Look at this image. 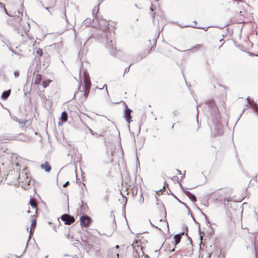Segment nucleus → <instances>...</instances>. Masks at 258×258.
<instances>
[{"mask_svg": "<svg viewBox=\"0 0 258 258\" xmlns=\"http://www.w3.org/2000/svg\"><path fill=\"white\" fill-rule=\"evenodd\" d=\"M29 205L31 208H29L28 213H31L30 225V226H27V231L30 233V236L36 228V221L35 215L37 212L38 206L36 201L32 198L30 199Z\"/></svg>", "mask_w": 258, "mask_h": 258, "instance_id": "obj_1", "label": "nucleus"}, {"mask_svg": "<svg viewBox=\"0 0 258 258\" xmlns=\"http://www.w3.org/2000/svg\"><path fill=\"white\" fill-rule=\"evenodd\" d=\"M143 239L138 238L132 244L134 249L133 253L135 258H140L144 254L143 248L145 243L143 242Z\"/></svg>", "mask_w": 258, "mask_h": 258, "instance_id": "obj_2", "label": "nucleus"}, {"mask_svg": "<svg viewBox=\"0 0 258 258\" xmlns=\"http://www.w3.org/2000/svg\"><path fill=\"white\" fill-rule=\"evenodd\" d=\"M83 83V96L85 99H87L90 91L92 84L90 76L86 72L84 73Z\"/></svg>", "mask_w": 258, "mask_h": 258, "instance_id": "obj_3", "label": "nucleus"}, {"mask_svg": "<svg viewBox=\"0 0 258 258\" xmlns=\"http://www.w3.org/2000/svg\"><path fill=\"white\" fill-rule=\"evenodd\" d=\"M26 170V168L25 167L19 176V182L21 187L24 188H27L31 182V178L27 175Z\"/></svg>", "mask_w": 258, "mask_h": 258, "instance_id": "obj_4", "label": "nucleus"}, {"mask_svg": "<svg viewBox=\"0 0 258 258\" xmlns=\"http://www.w3.org/2000/svg\"><path fill=\"white\" fill-rule=\"evenodd\" d=\"M83 241L86 243L84 244V247L88 251L91 250L95 245H98L97 238L92 235H90L86 240H84Z\"/></svg>", "mask_w": 258, "mask_h": 258, "instance_id": "obj_5", "label": "nucleus"}, {"mask_svg": "<svg viewBox=\"0 0 258 258\" xmlns=\"http://www.w3.org/2000/svg\"><path fill=\"white\" fill-rule=\"evenodd\" d=\"M62 221L64 222V224L66 225H70L75 222V218L74 217L70 216L69 214H63L61 217Z\"/></svg>", "mask_w": 258, "mask_h": 258, "instance_id": "obj_6", "label": "nucleus"}, {"mask_svg": "<svg viewBox=\"0 0 258 258\" xmlns=\"http://www.w3.org/2000/svg\"><path fill=\"white\" fill-rule=\"evenodd\" d=\"M92 223L91 218L88 216H82V226L89 227Z\"/></svg>", "mask_w": 258, "mask_h": 258, "instance_id": "obj_7", "label": "nucleus"}, {"mask_svg": "<svg viewBox=\"0 0 258 258\" xmlns=\"http://www.w3.org/2000/svg\"><path fill=\"white\" fill-rule=\"evenodd\" d=\"M160 213L161 215L159 216L158 214L155 215L154 218L156 220L161 221L162 219H164L166 217V210L164 208H162L160 209Z\"/></svg>", "mask_w": 258, "mask_h": 258, "instance_id": "obj_8", "label": "nucleus"}, {"mask_svg": "<svg viewBox=\"0 0 258 258\" xmlns=\"http://www.w3.org/2000/svg\"><path fill=\"white\" fill-rule=\"evenodd\" d=\"M192 247L190 245H187L186 247L183 248L181 250V254L185 256H189L192 254Z\"/></svg>", "mask_w": 258, "mask_h": 258, "instance_id": "obj_9", "label": "nucleus"}, {"mask_svg": "<svg viewBox=\"0 0 258 258\" xmlns=\"http://www.w3.org/2000/svg\"><path fill=\"white\" fill-rule=\"evenodd\" d=\"M126 108L125 110L124 113V117L126 119V120L127 121L128 123H130L132 120V117L131 115V113L132 112L131 110L129 109L127 105H126Z\"/></svg>", "mask_w": 258, "mask_h": 258, "instance_id": "obj_10", "label": "nucleus"}, {"mask_svg": "<svg viewBox=\"0 0 258 258\" xmlns=\"http://www.w3.org/2000/svg\"><path fill=\"white\" fill-rule=\"evenodd\" d=\"M158 8L156 5L154 4H151L150 7V10L149 12V14L152 17L153 20L155 19V10Z\"/></svg>", "mask_w": 258, "mask_h": 258, "instance_id": "obj_11", "label": "nucleus"}, {"mask_svg": "<svg viewBox=\"0 0 258 258\" xmlns=\"http://www.w3.org/2000/svg\"><path fill=\"white\" fill-rule=\"evenodd\" d=\"M40 167L47 172H49L51 170V167L47 161H46L44 164H42Z\"/></svg>", "mask_w": 258, "mask_h": 258, "instance_id": "obj_12", "label": "nucleus"}, {"mask_svg": "<svg viewBox=\"0 0 258 258\" xmlns=\"http://www.w3.org/2000/svg\"><path fill=\"white\" fill-rule=\"evenodd\" d=\"M247 100L248 102L253 109V110L255 112H258V105L255 102H254L253 100H251L249 98H247Z\"/></svg>", "mask_w": 258, "mask_h": 258, "instance_id": "obj_13", "label": "nucleus"}, {"mask_svg": "<svg viewBox=\"0 0 258 258\" xmlns=\"http://www.w3.org/2000/svg\"><path fill=\"white\" fill-rule=\"evenodd\" d=\"M183 234V233H181V234H176L174 235V238H173L174 245H176L180 242L181 238V236Z\"/></svg>", "mask_w": 258, "mask_h": 258, "instance_id": "obj_14", "label": "nucleus"}, {"mask_svg": "<svg viewBox=\"0 0 258 258\" xmlns=\"http://www.w3.org/2000/svg\"><path fill=\"white\" fill-rule=\"evenodd\" d=\"M42 80V76L40 74H37L35 77L34 84L39 85L40 84Z\"/></svg>", "mask_w": 258, "mask_h": 258, "instance_id": "obj_15", "label": "nucleus"}, {"mask_svg": "<svg viewBox=\"0 0 258 258\" xmlns=\"http://www.w3.org/2000/svg\"><path fill=\"white\" fill-rule=\"evenodd\" d=\"M11 93V90H9L8 91H5L3 93L2 95V99L6 100L7 99L9 96H10Z\"/></svg>", "mask_w": 258, "mask_h": 258, "instance_id": "obj_16", "label": "nucleus"}, {"mask_svg": "<svg viewBox=\"0 0 258 258\" xmlns=\"http://www.w3.org/2000/svg\"><path fill=\"white\" fill-rule=\"evenodd\" d=\"M60 119L64 121H67L68 120V114L66 111H64L61 113Z\"/></svg>", "mask_w": 258, "mask_h": 258, "instance_id": "obj_17", "label": "nucleus"}, {"mask_svg": "<svg viewBox=\"0 0 258 258\" xmlns=\"http://www.w3.org/2000/svg\"><path fill=\"white\" fill-rule=\"evenodd\" d=\"M232 201V199L231 198H226L224 200V205L225 207H227L228 206L229 202H231Z\"/></svg>", "mask_w": 258, "mask_h": 258, "instance_id": "obj_18", "label": "nucleus"}, {"mask_svg": "<svg viewBox=\"0 0 258 258\" xmlns=\"http://www.w3.org/2000/svg\"><path fill=\"white\" fill-rule=\"evenodd\" d=\"M51 82L50 80H45L42 82V86L44 88H46L49 85V83Z\"/></svg>", "mask_w": 258, "mask_h": 258, "instance_id": "obj_19", "label": "nucleus"}, {"mask_svg": "<svg viewBox=\"0 0 258 258\" xmlns=\"http://www.w3.org/2000/svg\"><path fill=\"white\" fill-rule=\"evenodd\" d=\"M84 211L87 212L89 210V208L87 206V204H84L83 202H82V211Z\"/></svg>", "mask_w": 258, "mask_h": 258, "instance_id": "obj_20", "label": "nucleus"}, {"mask_svg": "<svg viewBox=\"0 0 258 258\" xmlns=\"http://www.w3.org/2000/svg\"><path fill=\"white\" fill-rule=\"evenodd\" d=\"M202 48V45L201 44H197L194 47H193L192 49H196V50H199V49H201Z\"/></svg>", "mask_w": 258, "mask_h": 258, "instance_id": "obj_21", "label": "nucleus"}, {"mask_svg": "<svg viewBox=\"0 0 258 258\" xmlns=\"http://www.w3.org/2000/svg\"><path fill=\"white\" fill-rule=\"evenodd\" d=\"M36 53L40 56L43 55V51L41 48H38L36 51Z\"/></svg>", "mask_w": 258, "mask_h": 258, "instance_id": "obj_22", "label": "nucleus"}, {"mask_svg": "<svg viewBox=\"0 0 258 258\" xmlns=\"http://www.w3.org/2000/svg\"><path fill=\"white\" fill-rule=\"evenodd\" d=\"M73 244L76 246H77L79 243V240L77 239L73 240Z\"/></svg>", "mask_w": 258, "mask_h": 258, "instance_id": "obj_23", "label": "nucleus"}, {"mask_svg": "<svg viewBox=\"0 0 258 258\" xmlns=\"http://www.w3.org/2000/svg\"><path fill=\"white\" fill-rule=\"evenodd\" d=\"M254 257L255 258H257L258 253H257L256 248V247L255 246L254 247Z\"/></svg>", "mask_w": 258, "mask_h": 258, "instance_id": "obj_24", "label": "nucleus"}, {"mask_svg": "<svg viewBox=\"0 0 258 258\" xmlns=\"http://www.w3.org/2000/svg\"><path fill=\"white\" fill-rule=\"evenodd\" d=\"M238 4L239 5V6H241V7H243L244 5H246L244 2H241V1L238 2Z\"/></svg>", "mask_w": 258, "mask_h": 258, "instance_id": "obj_25", "label": "nucleus"}, {"mask_svg": "<svg viewBox=\"0 0 258 258\" xmlns=\"http://www.w3.org/2000/svg\"><path fill=\"white\" fill-rule=\"evenodd\" d=\"M157 3L156 5H155L158 8L160 9V5L158 3V2L160 1V0H155Z\"/></svg>", "mask_w": 258, "mask_h": 258, "instance_id": "obj_26", "label": "nucleus"}, {"mask_svg": "<svg viewBox=\"0 0 258 258\" xmlns=\"http://www.w3.org/2000/svg\"><path fill=\"white\" fill-rule=\"evenodd\" d=\"M0 6L3 7V8H4V9H5V10L6 11V12L7 13V10H6V8L5 7L4 5L3 4L0 3Z\"/></svg>", "mask_w": 258, "mask_h": 258, "instance_id": "obj_27", "label": "nucleus"}, {"mask_svg": "<svg viewBox=\"0 0 258 258\" xmlns=\"http://www.w3.org/2000/svg\"><path fill=\"white\" fill-rule=\"evenodd\" d=\"M99 10V8L98 7H95L94 10H93V13H94L95 11H96L97 12Z\"/></svg>", "mask_w": 258, "mask_h": 258, "instance_id": "obj_28", "label": "nucleus"}, {"mask_svg": "<svg viewBox=\"0 0 258 258\" xmlns=\"http://www.w3.org/2000/svg\"><path fill=\"white\" fill-rule=\"evenodd\" d=\"M14 75H15L16 77H18L19 76V72H16L14 73Z\"/></svg>", "mask_w": 258, "mask_h": 258, "instance_id": "obj_29", "label": "nucleus"}, {"mask_svg": "<svg viewBox=\"0 0 258 258\" xmlns=\"http://www.w3.org/2000/svg\"><path fill=\"white\" fill-rule=\"evenodd\" d=\"M69 184V182L68 181H67L66 183H65L64 184H63V187H66L68 184Z\"/></svg>", "mask_w": 258, "mask_h": 258, "instance_id": "obj_30", "label": "nucleus"}, {"mask_svg": "<svg viewBox=\"0 0 258 258\" xmlns=\"http://www.w3.org/2000/svg\"><path fill=\"white\" fill-rule=\"evenodd\" d=\"M130 66H129L127 68H126L125 70V72H128L130 71Z\"/></svg>", "mask_w": 258, "mask_h": 258, "instance_id": "obj_31", "label": "nucleus"}, {"mask_svg": "<svg viewBox=\"0 0 258 258\" xmlns=\"http://www.w3.org/2000/svg\"><path fill=\"white\" fill-rule=\"evenodd\" d=\"M9 258H20L19 257H18L17 256H11L9 257Z\"/></svg>", "mask_w": 258, "mask_h": 258, "instance_id": "obj_32", "label": "nucleus"}, {"mask_svg": "<svg viewBox=\"0 0 258 258\" xmlns=\"http://www.w3.org/2000/svg\"><path fill=\"white\" fill-rule=\"evenodd\" d=\"M170 251H174V248H173V249H172L171 250H169Z\"/></svg>", "mask_w": 258, "mask_h": 258, "instance_id": "obj_33", "label": "nucleus"}, {"mask_svg": "<svg viewBox=\"0 0 258 258\" xmlns=\"http://www.w3.org/2000/svg\"><path fill=\"white\" fill-rule=\"evenodd\" d=\"M115 247H116V248H119V246H118V245H116Z\"/></svg>", "mask_w": 258, "mask_h": 258, "instance_id": "obj_34", "label": "nucleus"}, {"mask_svg": "<svg viewBox=\"0 0 258 258\" xmlns=\"http://www.w3.org/2000/svg\"><path fill=\"white\" fill-rule=\"evenodd\" d=\"M164 189H165V187H164V186H163V187L162 190L163 191V190H164Z\"/></svg>", "mask_w": 258, "mask_h": 258, "instance_id": "obj_35", "label": "nucleus"}, {"mask_svg": "<svg viewBox=\"0 0 258 258\" xmlns=\"http://www.w3.org/2000/svg\"><path fill=\"white\" fill-rule=\"evenodd\" d=\"M98 245V246H98V248H99L100 244H99L98 243V245Z\"/></svg>", "mask_w": 258, "mask_h": 258, "instance_id": "obj_36", "label": "nucleus"}, {"mask_svg": "<svg viewBox=\"0 0 258 258\" xmlns=\"http://www.w3.org/2000/svg\"><path fill=\"white\" fill-rule=\"evenodd\" d=\"M153 46L151 47V49L150 50V51L151 50V49L153 48Z\"/></svg>", "mask_w": 258, "mask_h": 258, "instance_id": "obj_37", "label": "nucleus"}, {"mask_svg": "<svg viewBox=\"0 0 258 258\" xmlns=\"http://www.w3.org/2000/svg\"><path fill=\"white\" fill-rule=\"evenodd\" d=\"M26 35L27 36H28V34H27V33H26Z\"/></svg>", "mask_w": 258, "mask_h": 258, "instance_id": "obj_38", "label": "nucleus"}, {"mask_svg": "<svg viewBox=\"0 0 258 258\" xmlns=\"http://www.w3.org/2000/svg\"><path fill=\"white\" fill-rule=\"evenodd\" d=\"M258 176V174L257 175V176Z\"/></svg>", "mask_w": 258, "mask_h": 258, "instance_id": "obj_39", "label": "nucleus"}]
</instances>
